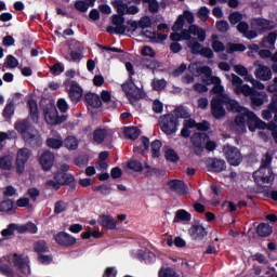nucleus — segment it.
<instances>
[{
    "label": "nucleus",
    "instance_id": "nucleus-1",
    "mask_svg": "<svg viewBox=\"0 0 277 277\" xmlns=\"http://www.w3.org/2000/svg\"><path fill=\"white\" fill-rule=\"evenodd\" d=\"M193 37H197L198 42ZM170 39L174 42L185 40L186 47L192 50L193 54H201V56H205L206 58H211L213 56V51L210 48H203L202 44L199 43L205 42L207 32L203 28H200L197 25L189 26L188 30L182 31V35L171 34Z\"/></svg>",
    "mask_w": 277,
    "mask_h": 277
},
{
    "label": "nucleus",
    "instance_id": "nucleus-2",
    "mask_svg": "<svg viewBox=\"0 0 277 277\" xmlns=\"http://www.w3.org/2000/svg\"><path fill=\"white\" fill-rule=\"evenodd\" d=\"M232 85L234 94L236 95H243L246 97H251V103L255 107H260L264 105V103H267L268 95L264 91H255L254 88L251 85L243 83L242 78L237 76L236 74H232Z\"/></svg>",
    "mask_w": 277,
    "mask_h": 277
},
{
    "label": "nucleus",
    "instance_id": "nucleus-3",
    "mask_svg": "<svg viewBox=\"0 0 277 277\" xmlns=\"http://www.w3.org/2000/svg\"><path fill=\"white\" fill-rule=\"evenodd\" d=\"M189 71L195 74L197 77H201V80L206 85H213L212 93L216 94L213 98H223V96H228L224 94V87L221 85V79L219 77L212 76V70L208 66L202 65V63H192L188 66Z\"/></svg>",
    "mask_w": 277,
    "mask_h": 277
},
{
    "label": "nucleus",
    "instance_id": "nucleus-4",
    "mask_svg": "<svg viewBox=\"0 0 277 277\" xmlns=\"http://www.w3.org/2000/svg\"><path fill=\"white\" fill-rule=\"evenodd\" d=\"M30 261L26 255L14 254L10 259L9 264H0V275L5 277H29L30 276Z\"/></svg>",
    "mask_w": 277,
    "mask_h": 277
},
{
    "label": "nucleus",
    "instance_id": "nucleus-5",
    "mask_svg": "<svg viewBox=\"0 0 277 277\" xmlns=\"http://www.w3.org/2000/svg\"><path fill=\"white\" fill-rule=\"evenodd\" d=\"M124 18L123 16L114 15L113 16V25L114 27H108L107 31L111 34L115 31V34L123 35L126 32L133 34L137 29H146L151 27V19L149 16H144L138 21L128 22V26H124Z\"/></svg>",
    "mask_w": 277,
    "mask_h": 277
},
{
    "label": "nucleus",
    "instance_id": "nucleus-6",
    "mask_svg": "<svg viewBox=\"0 0 277 277\" xmlns=\"http://www.w3.org/2000/svg\"><path fill=\"white\" fill-rule=\"evenodd\" d=\"M247 124L251 132L256 131V129H267V124L264 123L263 120H260L254 113L245 110V115H237L234 120V131H236L237 134H243L247 131Z\"/></svg>",
    "mask_w": 277,
    "mask_h": 277
},
{
    "label": "nucleus",
    "instance_id": "nucleus-7",
    "mask_svg": "<svg viewBox=\"0 0 277 277\" xmlns=\"http://www.w3.org/2000/svg\"><path fill=\"white\" fill-rule=\"evenodd\" d=\"M14 129L22 134L23 140L29 145L38 146L41 142L40 132L37 129L30 128L29 120H17L14 123Z\"/></svg>",
    "mask_w": 277,
    "mask_h": 277
},
{
    "label": "nucleus",
    "instance_id": "nucleus-8",
    "mask_svg": "<svg viewBox=\"0 0 277 277\" xmlns=\"http://www.w3.org/2000/svg\"><path fill=\"white\" fill-rule=\"evenodd\" d=\"M253 180L261 187H267L275 181L274 172L271 167H260L256 172H253Z\"/></svg>",
    "mask_w": 277,
    "mask_h": 277
},
{
    "label": "nucleus",
    "instance_id": "nucleus-9",
    "mask_svg": "<svg viewBox=\"0 0 277 277\" xmlns=\"http://www.w3.org/2000/svg\"><path fill=\"white\" fill-rule=\"evenodd\" d=\"M43 118L49 126H60L66 121L65 115H60L56 106L49 105L43 111Z\"/></svg>",
    "mask_w": 277,
    "mask_h": 277
},
{
    "label": "nucleus",
    "instance_id": "nucleus-10",
    "mask_svg": "<svg viewBox=\"0 0 277 277\" xmlns=\"http://www.w3.org/2000/svg\"><path fill=\"white\" fill-rule=\"evenodd\" d=\"M122 91H124L126 96H128L132 105H137V100H141L145 96L144 91L137 88L135 83L132 81L122 84Z\"/></svg>",
    "mask_w": 277,
    "mask_h": 277
},
{
    "label": "nucleus",
    "instance_id": "nucleus-11",
    "mask_svg": "<svg viewBox=\"0 0 277 277\" xmlns=\"http://www.w3.org/2000/svg\"><path fill=\"white\" fill-rule=\"evenodd\" d=\"M179 121L173 115H164L160 118V128L164 134H173L176 132Z\"/></svg>",
    "mask_w": 277,
    "mask_h": 277
},
{
    "label": "nucleus",
    "instance_id": "nucleus-12",
    "mask_svg": "<svg viewBox=\"0 0 277 277\" xmlns=\"http://www.w3.org/2000/svg\"><path fill=\"white\" fill-rule=\"evenodd\" d=\"M222 151L227 159V162L234 167L239 166L242 162V154L235 146H224Z\"/></svg>",
    "mask_w": 277,
    "mask_h": 277
},
{
    "label": "nucleus",
    "instance_id": "nucleus-13",
    "mask_svg": "<svg viewBox=\"0 0 277 277\" xmlns=\"http://www.w3.org/2000/svg\"><path fill=\"white\" fill-rule=\"evenodd\" d=\"M253 66L256 67L253 74L255 75V78L258 80L262 82H267L271 81V79L274 77L271 67L261 64L260 61H255V63H253Z\"/></svg>",
    "mask_w": 277,
    "mask_h": 277
},
{
    "label": "nucleus",
    "instance_id": "nucleus-14",
    "mask_svg": "<svg viewBox=\"0 0 277 277\" xmlns=\"http://www.w3.org/2000/svg\"><path fill=\"white\" fill-rule=\"evenodd\" d=\"M72 182L74 177L71 175H67L64 172H58L56 175H54V180L47 181V187L50 189L58 190L65 183Z\"/></svg>",
    "mask_w": 277,
    "mask_h": 277
},
{
    "label": "nucleus",
    "instance_id": "nucleus-15",
    "mask_svg": "<svg viewBox=\"0 0 277 277\" xmlns=\"http://www.w3.org/2000/svg\"><path fill=\"white\" fill-rule=\"evenodd\" d=\"M83 43L78 42L76 40H70L69 41V60L70 62H79L80 60L83 58Z\"/></svg>",
    "mask_w": 277,
    "mask_h": 277
},
{
    "label": "nucleus",
    "instance_id": "nucleus-16",
    "mask_svg": "<svg viewBox=\"0 0 277 277\" xmlns=\"http://www.w3.org/2000/svg\"><path fill=\"white\" fill-rule=\"evenodd\" d=\"M29 157V149H18L17 157L15 158V172H17V174H23L25 172V164L28 162Z\"/></svg>",
    "mask_w": 277,
    "mask_h": 277
},
{
    "label": "nucleus",
    "instance_id": "nucleus-17",
    "mask_svg": "<svg viewBox=\"0 0 277 277\" xmlns=\"http://www.w3.org/2000/svg\"><path fill=\"white\" fill-rule=\"evenodd\" d=\"M221 104L227 106V109L233 113H239L238 115L241 116L245 115V110L249 111L248 108L240 106L236 100L230 98L228 95H222Z\"/></svg>",
    "mask_w": 277,
    "mask_h": 277
},
{
    "label": "nucleus",
    "instance_id": "nucleus-18",
    "mask_svg": "<svg viewBox=\"0 0 277 277\" xmlns=\"http://www.w3.org/2000/svg\"><path fill=\"white\" fill-rule=\"evenodd\" d=\"M168 188L180 196L186 197L189 194L187 184L184 181L171 180L168 182Z\"/></svg>",
    "mask_w": 277,
    "mask_h": 277
},
{
    "label": "nucleus",
    "instance_id": "nucleus-19",
    "mask_svg": "<svg viewBox=\"0 0 277 277\" xmlns=\"http://www.w3.org/2000/svg\"><path fill=\"white\" fill-rule=\"evenodd\" d=\"M115 9H117L118 16H126V15H136L140 13V9L136 5H130L128 6L122 1H115L114 2Z\"/></svg>",
    "mask_w": 277,
    "mask_h": 277
},
{
    "label": "nucleus",
    "instance_id": "nucleus-20",
    "mask_svg": "<svg viewBox=\"0 0 277 277\" xmlns=\"http://www.w3.org/2000/svg\"><path fill=\"white\" fill-rule=\"evenodd\" d=\"M67 94L72 103H78L83 96V89L77 82L70 81Z\"/></svg>",
    "mask_w": 277,
    "mask_h": 277
},
{
    "label": "nucleus",
    "instance_id": "nucleus-21",
    "mask_svg": "<svg viewBox=\"0 0 277 277\" xmlns=\"http://www.w3.org/2000/svg\"><path fill=\"white\" fill-rule=\"evenodd\" d=\"M210 108L212 110V116L215 117V119H221L226 116V109L223 107L220 97L212 98L210 102Z\"/></svg>",
    "mask_w": 277,
    "mask_h": 277
},
{
    "label": "nucleus",
    "instance_id": "nucleus-22",
    "mask_svg": "<svg viewBox=\"0 0 277 277\" xmlns=\"http://www.w3.org/2000/svg\"><path fill=\"white\" fill-rule=\"evenodd\" d=\"M39 164L41 166L42 170L48 172L52 169L54 164V155L52 151H43L41 156H39Z\"/></svg>",
    "mask_w": 277,
    "mask_h": 277
},
{
    "label": "nucleus",
    "instance_id": "nucleus-23",
    "mask_svg": "<svg viewBox=\"0 0 277 277\" xmlns=\"http://www.w3.org/2000/svg\"><path fill=\"white\" fill-rule=\"evenodd\" d=\"M251 26L253 29L261 32L273 30L276 27L274 22H269L267 19H252Z\"/></svg>",
    "mask_w": 277,
    "mask_h": 277
},
{
    "label": "nucleus",
    "instance_id": "nucleus-24",
    "mask_svg": "<svg viewBox=\"0 0 277 277\" xmlns=\"http://www.w3.org/2000/svg\"><path fill=\"white\" fill-rule=\"evenodd\" d=\"M54 240L62 247H71L77 242L76 238L64 232L57 233V235L54 236Z\"/></svg>",
    "mask_w": 277,
    "mask_h": 277
},
{
    "label": "nucleus",
    "instance_id": "nucleus-25",
    "mask_svg": "<svg viewBox=\"0 0 277 277\" xmlns=\"http://www.w3.org/2000/svg\"><path fill=\"white\" fill-rule=\"evenodd\" d=\"M206 166H208L210 171L216 173L226 170V161L216 158H209L208 160H206Z\"/></svg>",
    "mask_w": 277,
    "mask_h": 277
},
{
    "label": "nucleus",
    "instance_id": "nucleus-26",
    "mask_svg": "<svg viewBox=\"0 0 277 277\" xmlns=\"http://www.w3.org/2000/svg\"><path fill=\"white\" fill-rule=\"evenodd\" d=\"M64 145V141L62 140V136L56 131H51L50 137L47 138V146L53 148V149H60Z\"/></svg>",
    "mask_w": 277,
    "mask_h": 277
},
{
    "label": "nucleus",
    "instance_id": "nucleus-27",
    "mask_svg": "<svg viewBox=\"0 0 277 277\" xmlns=\"http://www.w3.org/2000/svg\"><path fill=\"white\" fill-rule=\"evenodd\" d=\"M192 142L195 147V151L198 155H202L203 151V143L207 142V134L203 132H200L192 137Z\"/></svg>",
    "mask_w": 277,
    "mask_h": 277
},
{
    "label": "nucleus",
    "instance_id": "nucleus-28",
    "mask_svg": "<svg viewBox=\"0 0 277 277\" xmlns=\"http://www.w3.org/2000/svg\"><path fill=\"white\" fill-rule=\"evenodd\" d=\"M188 233L194 240H200L208 234L207 229L201 224L193 225Z\"/></svg>",
    "mask_w": 277,
    "mask_h": 277
},
{
    "label": "nucleus",
    "instance_id": "nucleus-29",
    "mask_svg": "<svg viewBox=\"0 0 277 277\" xmlns=\"http://www.w3.org/2000/svg\"><path fill=\"white\" fill-rule=\"evenodd\" d=\"M97 223L101 224V226H104L106 229L113 230L117 228L116 220H114V217L108 214L100 215Z\"/></svg>",
    "mask_w": 277,
    "mask_h": 277
},
{
    "label": "nucleus",
    "instance_id": "nucleus-30",
    "mask_svg": "<svg viewBox=\"0 0 277 277\" xmlns=\"http://www.w3.org/2000/svg\"><path fill=\"white\" fill-rule=\"evenodd\" d=\"M142 35L145 36L146 39H149L153 43H160L168 39V35L166 34H156L149 30H143Z\"/></svg>",
    "mask_w": 277,
    "mask_h": 277
},
{
    "label": "nucleus",
    "instance_id": "nucleus-31",
    "mask_svg": "<svg viewBox=\"0 0 277 277\" xmlns=\"http://www.w3.org/2000/svg\"><path fill=\"white\" fill-rule=\"evenodd\" d=\"M192 221V214L187 210L181 209L174 212L173 223H188Z\"/></svg>",
    "mask_w": 277,
    "mask_h": 277
},
{
    "label": "nucleus",
    "instance_id": "nucleus-32",
    "mask_svg": "<svg viewBox=\"0 0 277 277\" xmlns=\"http://www.w3.org/2000/svg\"><path fill=\"white\" fill-rule=\"evenodd\" d=\"M193 128H196L198 131H208L209 123L208 121L196 123V121L193 119L184 120V129H193Z\"/></svg>",
    "mask_w": 277,
    "mask_h": 277
},
{
    "label": "nucleus",
    "instance_id": "nucleus-33",
    "mask_svg": "<svg viewBox=\"0 0 277 277\" xmlns=\"http://www.w3.org/2000/svg\"><path fill=\"white\" fill-rule=\"evenodd\" d=\"M134 256L141 261H147V262H153L156 259V254L147 249L144 250H137L136 253H134Z\"/></svg>",
    "mask_w": 277,
    "mask_h": 277
},
{
    "label": "nucleus",
    "instance_id": "nucleus-34",
    "mask_svg": "<svg viewBox=\"0 0 277 277\" xmlns=\"http://www.w3.org/2000/svg\"><path fill=\"white\" fill-rule=\"evenodd\" d=\"M27 105H29V117H30V119L32 120V122L35 124H38V121H39L40 117L38 115L37 102L35 100H29Z\"/></svg>",
    "mask_w": 277,
    "mask_h": 277
},
{
    "label": "nucleus",
    "instance_id": "nucleus-35",
    "mask_svg": "<svg viewBox=\"0 0 277 277\" xmlns=\"http://www.w3.org/2000/svg\"><path fill=\"white\" fill-rule=\"evenodd\" d=\"M0 212H4L9 215H12L14 212H16V207L14 206V201L6 199L0 202Z\"/></svg>",
    "mask_w": 277,
    "mask_h": 277
},
{
    "label": "nucleus",
    "instance_id": "nucleus-36",
    "mask_svg": "<svg viewBox=\"0 0 277 277\" xmlns=\"http://www.w3.org/2000/svg\"><path fill=\"white\" fill-rule=\"evenodd\" d=\"M85 102L88 105H90L93 108H100L102 105L100 95L93 94V93L85 94Z\"/></svg>",
    "mask_w": 277,
    "mask_h": 277
},
{
    "label": "nucleus",
    "instance_id": "nucleus-37",
    "mask_svg": "<svg viewBox=\"0 0 277 277\" xmlns=\"http://www.w3.org/2000/svg\"><path fill=\"white\" fill-rule=\"evenodd\" d=\"M0 169L3 171H11L13 169V157L11 155L0 158Z\"/></svg>",
    "mask_w": 277,
    "mask_h": 277
},
{
    "label": "nucleus",
    "instance_id": "nucleus-38",
    "mask_svg": "<svg viewBox=\"0 0 277 277\" xmlns=\"http://www.w3.org/2000/svg\"><path fill=\"white\" fill-rule=\"evenodd\" d=\"M234 71L243 78V80L250 79V78H254L250 71L248 70V68L246 66H243L242 64H237L234 65Z\"/></svg>",
    "mask_w": 277,
    "mask_h": 277
},
{
    "label": "nucleus",
    "instance_id": "nucleus-39",
    "mask_svg": "<svg viewBox=\"0 0 277 277\" xmlns=\"http://www.w3.org/2000/svg\"><path fill=\"white\" fill-rule=\"evenodd\" d=\"M277 34L275 31L269 32L268 36L261 41V48H271L276 43Z\"/></svg>",
    "mask_w": 277,
    "mask_h": 277
},
{
    "label": "nucleus",
    "instance_id": "nucleus-40",
    "mask_svg": "<svg viewBox=\"0 0 277 277\" xmlns=\"http://www.w3.org/2000/svg\"><path fill=\"white\" fill-rule=\"evenodd\" d=\"M212 49L215 53H221L226 50V45L220 41L219 36L212 35Z\"/></svg>",
    "mask_w": 277,
    "mask_h": 277
},
{
    "label": "nucleus",
    "instance_id": "nucleus-41",
    "mask_svg": "<svg viewBox=\"0 0 277 277\" xmlns=\"http://www.w3.org/2000/svg\"><path fill=\"white\" fill-rule=\"evenodd\" d=\"M274 232L273 227L266 223L258 225L256 233L261 237H267Z\"/></svg>",
    "mask_w": 277,
    "mask_h": 277
},
{
    "label": "nucleus",
    "instance_id": "nucleus-42",
    "mask_svg": "<svg viewBox=\"0 0 277 277\" xmlns=\"http://www.w3.org/2000/svg\"><path fill=\"white\" fill-rule=\"evenodd\" d=\"M183 27H184V17L180 16V17H177L176 22H174V25L172 27V30H173L172 35L176 34V35L182 36L183 31H188L187 29L182 30ZM180 30H182L181 34L179 32Z\"/></svg>",
    "mask_w": 277,
    "mask_h": 277
},
{
    "label": "nucleus",
    "instance_id": "nucleus-43",
    "mask_svg": "<svg viewBox=\"0 0 277 277\" xmlns=\"http://www.w3.org/2000/svg\"><path fill=\"white\" fill-rule=\"evenodd\" d=\"M140 129H137L136 127H129L124 129V135L130 140H136L137 137H140Z\"/></svg>",
    "mask_w": 277,
    "mask_h": 277
},
{
    "label": "nucleus",
    "instance_id": "nucleus-44",
    "mask_svg": "<svg viewBox=\"0 0 277 277\" xmlns=\"http://www.w3.org/2000/svg\"><path fill=\"white\" fill-rule=\"evenodd\" d=\"M106 137H107V129H97L96 131H94L93 140L97 144L103 143Z\"/></svg>",
    "mask_w": 277,
    "mask_h": 277
},
{
    "label": "nucleus",
    "instance_id": "nucleus-45",
    "mask_svg": "<svg viewBox=\"0 0 277 277\" xmlns=\"http://www.w3.org/2000/svg\"><path fill=\"white\" fill-rule=\"evenodd\" d=\"M65 147L69 150H76L78 148V140L74 136H67L65 142H63Z\"/></svg>",
    "mask_w": 277,
    "mask_h": 277
},
{
    "label": "nucleus",
    "instance_id": "nucleus-46",
    "mask_svg": "<svg viewBox=\"0 0 277 277\" xmlns=\"http://www.w3.org/2000/svg\"><path fill=\"white\" fill-rule=\"evenodd\" d=\"M158 277H184V275L175 273L172 268H161Z\"/></svg>",
    "mask_w": 277,
    "mask_h": 277
},
{
    "label": "nucleus",
    "instance_id": "nucleus-47",
    "mask_svg": "<svg viewBox=\"0 0 277 277\" xmlns=\"http://www.w3.org/2000/svg\"><path fill=\"white\" fill-rule=\"evenodd\" d=\"M141 144H142V146L134 147V153L135 154H144L145 151L148 150V148H149L148 137H142L141 138Z\"/></svg>",
    "mask_w": 277,
    "mask_h": 277
},
{
    "label": "nucleus",
    "instance_id": "nucleus-48",
    "mask_svg": "<svg viewBox=\"0 0 277 277\" xmlns=\"http://www.w3.org/2000/svg\"><path fill=\"white\" fill-rule=\"evenodd\" d=\"M101 98L104 103H108L109 108H116L117 104L115 101H111V94L108 91H102Z\"/></svg>",
    "mask_w": 277,
    "mask_h": 277
},
{
    "label": "nucleus",
    "instance_id": "nucleus-49",
    "mask_svg": "<svg viewBox=\"0 0 277 277\" xmlns=\"http://www.w3.org/2000/svg\"><path fill=\"white\" fill-rule=\"evenodd\" d=\"M247 48L240 43H229L227 44V53H235V52H243Z\"/></svg>",
    "mask_w": 277,
    "mask_h": 277
},
{
    "label": "nucleus",
    "instance_id": "nucleus-50",
    "mask_svg": "<svg viewBox=\"0 0 277 277\" xmlns=\"http://www.w3.org/2000/svg\"><path fill=\"white\" fill-rule=\"evenodd\" d=\"M89 8H90V4L88 1L80 0V1L75 2V10H77L80 13L88 12Z\"/></svg>",
    "mask_w": 277,
    "mask_h": 277
},
{
    "label": "nucleus",
    "instance_id": "nucleus-51",
    "mask_svg": "<svg viewBox=\"0 0 277 277\" xmlns=\"http://www.w3.org/2000/svg\"><path fill=\"white\" fill-rule=\"evenodd\" d=\"M245 81L251 83L253 87V90L258 89L260 91H263L266 89V85L263 82H261L260 80H256L254 77L249 78Z\"/></svg>",
    "mask_w": 277,
    "mask_h": 277
},
{
    "label": "nucleus",
    "instance_id": "nucleus-52",
    "mask_svg": "<svg viewBox=\"0 0 277 277\" xmlns=\"http://www.w3.org/2000/svg\"><path fill=\"white\" fill-rule=\"evenodd\" d=\"M161 141H154L150 143V151L153 153V157L157 158L160 156Z\"/></svg>",
    "mask_w": 277,
    "mask_h": 277
},
{
    "label": "nucleus",
    "instance_id": "nucleus-53",
    "mask_svg": "<svg viewBox=\"0 0 277 277\" xmlns=\"http://www.w3.org/2000/svg\"><path fill=\"white\" fill-rule=\"evenodd\" d=\"M2 115L6 120L11 119L14 115V103L6 104L5 108H3Z\"/></svg>",
    "mask_w": 277,
    "mask_h": 277
},
{
    "label": "nucleus",
    "instance_id": "nucleus-54",
    "mask_svg": "<svg viewBox=\"0 0 277 277\" xmlns=\"http://www.w3.org/2000/svg\"><path fill=\"white\" fill-rule=\"evenodd\" d=\"M18 61L13 55L6 56L5 67L10 69L17 68Z\"/></svg>",
    "mask_w": 277,
    "mask_h": 277
},
{
    "label": "nucleus",
    "instance_id": "nucleus-55",
    "mask_svg": "<svg viewBox=\"0 0 277 277\" xmlns=\"http://www.w3.org/2000/svg\"><path fill=\"white\" fill-rule=\"evenodd\" d=\"M34 250H35V252H38L39 254L47 252L48 247L45 246V241L39 240V241L35 242Z\"/></svg>",
    "mask_w": 277,
    "mask_h": 277
},
{
    "label": "nucleus",
    "instance_id": "nucleus-56",
    "mask_svg": "<svg viewBox=\"0 0 277 277\" xmlns=\"http://www.w3.org/2000/svg\"><path fill=\"white\" fill-rule=\"evenodd\" d=\"M209 13H211V11L207 6H202L198 10V18H200L201 22H207Z\"/></svg>",
    "mask_w": 277,
    "mask_h": 277
},
{
    "label": "nucleus",
    "instance_id": "nucleus-57",
    "mask_svg": "<svg viewBox=\"0 0 277 277\" xmlns=\"http://www.w3.org/2000/svg\"><path fill=\"white\" fill-rule=\"evenodd\" d=\"M17 134L14 131L0 132V143L4 142L5 140H14Z\"/></svg>",
    "mask_w": 277,
    "mask_h": 277
},
{
    "label": "nucleus",
    "instance_id": "nucleus-58",
    "mask_svg": "<svg viewBox=\"0 0 277 277\" xmlns=\"http://www.w3.org/2000/svg\"><path fill=\"white\" fill-rule=\"evenodd\" d=\"M174 115L177 118L187 119L189 117V113L187 111V108L184 107H177L174 109Z\"/></svg>",
    "mask_w": 277,
    "mask_h": 277
},
{
    "label": "nucleus",
    "instance_id": "nucleus-59",
    "mask_svg": "<svg viewBox=\"0 0 277 277\" xmlns=\"http://www.w3.org/2000/svg\"><path fill=\"white\" fill-rule=\"evenodd\" d=\"M228 21L229 23H232V25H236L237 23L242 21V14L239 12H234L229 14Z\"/></svg>",
    "mask_w": 277,
    "mask_h": 277
},
{
    "label": "nucleus",
    "instance_id": "nucleus-60",
    "mask_svg": "<svg viewBox=\"0 0 277 277\" xmlns=\"http://www.w3.org/2000/svg\"><path fill=\"white\" fill-rule=\"evenodd\" d=\"M128 167L129 169H132L134 172H142L143 170L142 163L137 160H130Z\"/></svg>",
    "mask_w": 277,
    "mask_h": 277
},
{
    "label": "nucleus",
    "instance_id": "nucleus-61",
    "mask_svg": "<svg viewBox=\"0 0 277 277\" xmlns=\"http://www.w3.org/2000/svg\"><path fill=\"white\" fill-rule=\"evenodd\" d=\"M154 90L156 91H162L164 88H166V80L161 79V80H153V83H151Z\"/></svg>",
    "mask_w": 277,
    "mask_h": 277
},
{
    "label": "nucleus",
    "instance_id": "nucleus-62",
    "mask_svg": "<svg viewBox=\"0 0 277 277\" xmlns=\"http://www.w3.org/2000/svg\"><path fill=\"white\" fill-rule=\"evenodd\" d=\"M166 159L172 162H175L179 160V155H176V151L173 149L166 150Z\"/></svg>",
    "mask_w": 277,
    "mask_h": 277
},
{
    "label": "nucleus",
    "instance_id": "nucleus-63",
    "mask_svg": "<svg viewBox=\"0 0 277 277\" xmlns=\"http://www.w3.org/2000/svg\"><path fill=\"white\" fill-rule=\"evenodd\" d=\"M66 210V202L65 201H57L54 205V213L61 214L62 212H65Z\"/></svg>",
    "mask_w": 277,
    "mask_h": 277
},
{
    "label": "nucleus",
    "instance_id": "nucleus-64",
    "mask_svg": "<svg viewBox=\"0 0 277 277\" xmlns=\"http://www.w3.org/2000/svg\"><path fill=\"white\" fill-rule=\"evenodd\" d=\"M103 277H117V269L116 267H108L104 272Z\"/></svg>",
    "mask_w": 277,
    "mask_h": 277
}]
</instances>
